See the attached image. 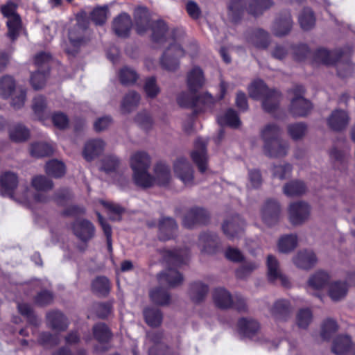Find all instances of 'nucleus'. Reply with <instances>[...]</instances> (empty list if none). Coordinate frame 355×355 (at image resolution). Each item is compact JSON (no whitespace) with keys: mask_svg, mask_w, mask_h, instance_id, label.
<instances>
[{"mask_svg":"<svg viewBox=\"0 0 355 355\" xmlns=\"http://www.w3.org/2000/svg\"><path fill=\"white\" fill-rule=\"evenodd\" d=\"M205 81L202 70L199 67H194L187 73L188 92H182L177 97V103L181 107L193 110V117L199 113L211 110L216 103L215 98L209 92L198 94Z\"/></svg>","mask_w":355,"mask_h":355,"instance_id":"nucleus-1","label":"nucleus"},{"mask_svg":"<svg viewBox=\"0 0 355 355\" xmlns=\"http://www.w3.org/2000/svg\"><path fill=\"white\" fill-rule=\"evenodd\" d=\"M150 163V157L146 152L138 151L131 156L130 167L133 171L132 178L137 186L147 189L154 185V176L148 173Z\"/></svg>","mask_w":355,"mask_h":355,"instance_id":"nucleus-2","label":"nucleus"},{"mask_svg":"<svg viewBox=\"0 0 355 355\" xmlns=\"http://www.w3.org/2000/svg\"><path fill=\"white\" fill-rule=\"evenodd\" d=\"M18 5L8 0L0 6V12L8 20L6 23L7 27L6 36L12 41L17 40L22 28L23 23L20 15L17 12Z\"/></svg>","mask_w":355,"mask_h":355,"instance_id":"nucleus-3","label":"nucleus"},{"mask_svg":"<svg viewBox=\"0 0 355 355\" xmlns=\"http://www.w3.org/2000/svg\"><path fill=\"white\" fill-rule=\"evenodd\" d=\"M178 29H173L171 37L173 42L171 43L160 58V65L162 69L168 71H175L180 67V59L185 55V51L178 42L177 34Z\"/></svg>","mask_w":355,"mask_h":355,"instance_id":"nucleus-4","label":"nucleus"},{"mask_svg":"<svg viewBox=\"0 0 355 355\" xmlns=\"http://www.w3.org/2000/svg\"><path fill=\"white\" fill-rule=\"evenodd\" d=\"M76 24L75 27L70 30L69 32V40L70 44L74 48L71 50L69 49H66V53L69 55L75 56L79 51V48L85 44L87 40V38L81 35H77L76 32L78 30L85 32L89 26L90 17L87 15V13L85 10H80L76 15Z\"/></svg>","mask_w":355,"mask_h":355,"instance_id":"nucleus-5","label":"nucleus"},{"mask_svg":"<svg viewBox=\"0 0 355 355\" xmlns=\"http://www.w3.org/2000/svg\"><path fill=\"white\" fill-rule=\"evenodd\" d=\"M73 235L83 245L78 246V249L83 252L87 247V243L96 236V227L92 222L87 218H77L70 224Z\"/></svg>","mask_w":355,"mask_h":355,"instance_id":"nucleus-6","label":"nucleus"},{"mask_svg":"<svg viewBox=\"0 0 355 355\" xmlns=\"http://www.w3.org/2000/svg\"><path fill=\"white\" fill-rule=\"evenodd\" d=\"M293 95L289 107L290 112L295 116H305L312 109L311 103L304 97V88L295 85L290 90Z\"/></svg>","mask_w":355,"mask_h":355,"instance_id":"nucleus-7","label":"nucleus"},{"mask_svg":"<svg viewBox=\"0 0 355 355\" xmlns=\"http://www.w3.org/2000/svg\"><path fill=\"white\" fill-rule=\"evenodd\" d=\"M207 139L198 137L194 141V150L190 153L193 162L196 165L200 173H204L207 168Z\"/></svg>","mask_w":355,"mask_h":355,"instance_id":"nucleus-8","label":"nucleus"},{"mask_svg":"<svg viewBox=\"0 0 355 355\" xmlns=\"http://www.w3.org/2000/svg\"><path fill=\"white\" fill-rule=\"evenodd\" d=\"M159 253L168 267L179 268L187 263L189 250L182 248L171 250L163 248L159 250Z\"/></svg>","mask_w":355,"mask_h":355,"instance_id":"nucleus-9","label":"nucleus"},{"mask_svg":"<svg viewBox=\"0 0 355 355\" xmlns=\"http://www.w3.org/2000/svg\"><path fill=\"white\" fill-rule=\"evenodd\" d=\"M147 337L153 343V346L148 349L149 355H176L173 349L164 343V332L163 331L148 332Z\"/></svg>","mask_w":355,"mask_h":355,"instance_id":"nucleus-10","label":"nucleus"},{"mask_svg":"<svg viewBox=\"0 0 355 355\" xmlns=\"http://www.w3.org/2000/svg\"><path fill=\"white\" fill-rule=\"evenodd\" d=\"M157 228V237L161 241L175 239L178 236V225L172 217L161 216L158 220Z\"/></svg>","mask_w":355,"mask_h":355,"instance_id":"nucleus-11","label":"nucleus"},{"mask_svg":"<svg viewBox=\"0 0 355 355\" xmlns=\"http://www.w3.org/2000/svg\"><path fill=\"white\" fill-rule=\"evenodd\" d=\"M209 214L203 208L194 207L189 209L185 214L182 225L184 227L192 229L196 225H205L209 223Z\"/></svg>","mask_w":355,"mask_h":355,"instance_id":"nucleus-12","label":"nucleus"},{"mask_svg":"<svg viewBox=\"0 0 355 355\" xmlns=\"http://www.w3.org/2000/svg\"><path fill=\"white\" fill-rule=\"evenodd\" d=\"M310 205L304 201H297L290 205L288 214L290 222L294 225H302L309 218Z\"/></svg>","mask_w":355,"mask_h":355,"instance_id":"nucleus-13","label":"nucleus"},{"mask_svg":"<svg viewBox=\"0 0 355 355\" xmlns=\"http://www.w3.org/2000/svg\"><path fill=\"white\" fill-rule=\"evenodd\" d=\"M245 225V220L234 214L223 223V234L230 240L239 239L243 234Z\"/></svg>","mask_w":355,"mask_h":355,"instance_id":"nucleus-14","label":"nucleus"},{"mask_svg":"<svg viewBox=\"0 0 355 355\" xmlns=\"http://www.w3.org/2000/svg\"><path fill=\"white\" fill-rule=\"evenodd\" d=\"M293 311L291 302L284 299L276 300L269 309L271 316L277 322L288 321L293 314Z\"/></svg>","mask_w":355,"mask_h":355,"instance_id":"nucleus-15","label":"nucleus"},{"mask_svg":"<svg viewBox=\"0 0 355 355\" xmlns=\"http://www.w3.org/2000/svg\"><path fill=\"white\" fill-rule=\"evenodd\" d=\"M173 170L178 178L185 185L193 184L194 171L187 159L183 157L178 158L174 162Z\"/></svg>","mask_w":355,"mask_h":355,"instance_id":"nucleus-16","label":"nucleus"},{"mask_svg":"<svg viewBox=\"0 0 355 355\" xmlns=\"http://www.w3.org/2000/svg\"><path fill=\"white\" fill-rule=\"evenodd\" d=\"M281 208L279 202L273 199H268L264 203L261 209V218L263 223L272 227L279 220Z\"/></svg>","mask_w":355,"mask_h":355,"instance_id":"nucleus-17","label":"nucleus"},{"mask_svg":"<svg viewBox=\"0 0 355 355\" xmlns=\"http://www.w3.org/2000/svg\"><path fill=\"white\" fill-rule=\"evenodd\" d=\"M132 21L127 12H121L112 21V28L114 34L120 38H128L130 35Z\"/></svg>","mask_w":355,"mask_h":355,"instance_id":"nucleus-18","label":"nucleus"},{"mask_svg":"<svg viewBox=\"0 0 355 355\" xmlns=\"http://www.w3.org/2000/svg\"><path fill=\"white\" fill-rule=\"evenodd\" d=\"M239 334L243 338H253L261 330L259 322L250 317L241 318L237 322Z\"/></svg>","mask_w":355,"mask_h":355,"instance_id":"nucleus-19","label":"nucleus"},{"mask_svg":"<svg viewBox=\"0 0 355 355\" xmlns=\"http://www.w3.org/2000/svg\"><path fill=\"white\" fill-rule=\"evenodd\" d=\"M46 320L48 327L58 332L65 331L69 325L67 316L59 310L48 311L46 314Z\"/></svg>","mask_w":355,"mask_h":355,"instance_id":"nucleus-20","label":"nucleus"},{"mask_svg":"<svg viewBox=\"0 0 355 355\" xmlns=\"http://www.w3.org/2000/svg\"><path fill=\"white\" fill-rule=\"evenodd\" d=\"M134 20L136 33L139 35H144L149 30L152 23L148 10L144 6L135 9Z\"/></svg>","mask_w":355,"mask_h":355,"instance_id":"nucleus-21","label":"nucleus"},{"mask_svg":"<svg viewBox=\"0 0 355 355\" xmlns=\"http://www.w3.org/2000/svg\"><path fill=\"white\" fill-rule=\"evenodd\" d=\"M18 184L19 178L17 173L9 171H5L0 176V192L3 196L12 198Z\"/></svg>","mask_w":355,"mask_h":355,"instance_id":"nucleus-22","label":"nucleus"},{"mask_svg":"<svg viewBox=\"0 0 355 355\" xmlns=\"http://www.w3.org/2000/svg\"><path fill=\"white\" fill-rule=\"evenodd\" d=\"M293 261L295 266L298 268L309 270L315 266L318 258L313 251L311 250H302L299 251L293 257Z\"/></svg>","mask_w":355,"mask_h":355,"instance_id":"nucleus-23","label":"nucleus"},{"mask_svg":"<svg viewBox=\"0 0 355 355\" xmlns=\"http://www.w3.org/2000/svg\"><path fill=\"white\" fill-rule=\"evenodd\" d=\"M350 118L348 113L343 110H334L327 118V125L334 131H341L347 128Z\"/></svg>","mask_w":355,"mask_h":355,"instance_id":"nucleus-24","label":"nucleus"},{"mask_svg":"<svg viewBox=\"0 0 355 355\" xmlns=\"http://www.w3.org/2000/svg\"><path fill=\"white\" fill-rule=\"evenodd\" d=\"M268 277L270 282L279 280L284 286H288L289 282L282 273L277 259L273 255L267 257Z\"/></svg>","mask_w":355,"mask_h":355,"instance_id":"nucleus-25","label":"nucleus"},{"mask_svg":"<svg viewBox=\"0 0 355 355\" xmlns=\"http://www.w3.org/2000/svg\"><path fill=\"white\" fill-rule=\"evenodd\" d=\"M292 26L291 15L286 12L276 19L272 25V31L275 35L282 37L290 33Z\"/></svg>","mask_w":355,"mask_h":355,"instance_id":"nucleus-26","label":"nucleus"},{"mask_svg":"<svg viewBox=\"0 0 355 355\" xmlns=\"http://www.w3.org/2000/svg\"><path fill=\"white\" fill-rule=\"evenodd\" d=\"M105 142L100 139H91L86 142L83 155L87 161H92L98 157L104 150Z\"/></svg>","mask_w":355,"mask_h":355,"instance_id":"nucleus-27","label":"nucleus"},{"mask_svg":"<svg viewBox=\"0 0 355 355\" xmlns=\"http://www.w3.org/2000/svg\"><path fill=\"white\" fill-rule=\"evenodd\" d=\"M270 147L267 145L263 146L264 153L269 157L279 158L284 157L287 155L289 149L288 141L282 139L270 143Z\"/></svg>","mask_w":355,"mask_h":355,"instance_id":"nucleus-28","label":"nucleus"},{"mask_svg":"<svg viewBox=\"0 0 355 355\" xmlns=\"http://www.w3.org/2000/svg\"><path fill=\"white\" fill-rule=\"evenodd\" d=\"M111 284L105 276H97L91 282L92 293L99 297H107L110 292Z\"/></svg>","mask_w":355,"mask_h":355,"instance_id":"nucleus-29","label":"nucleus"},{"mask_svg":"<svg viewBox=\"0 0 355 355\" xmlns=\"http://www.w3.org/2000/svg\"><path fill=\"white\" fill-rule=\"evenodd\" d=\"M157 279L160 283H166L170 287H175L183 282V276L178 268L170 267L166 271L160 272Z\"/></svg>","mask_w":355,"mask_h":355,"instance_id":"nucleus-30","label":"nucleus"},{"mask_svg":"<svg viewBox=\"0 0 355 355\" xmlns=\"http://www.w3.org/2000/svg\"><path fill=\"white\" fill-rule=\"evenodd\" d=\"M349 285L345 281H335L329 284L328 295L334 302L343 300L348 293Z\"/></svg>","mask_w":355,"mask_h":355,"instance_id":"nucleus-31","label":"nucleus"},{"mask_svg":"<svg viewBox=\"0 0 355 355\" xmlns=\"http://www.w3.org/2000/svg\"><path fill=\"white\" fill-rule=\"evenodd\" d=\"M149 29L152 31L151 40L154 43L159 44L166 42L168 26L165 21L163 19L153 21Z\"/></svg>","mask_w":355,"mask_h":355,"instance_id":"nucleus-32","label":"nucleus"},{"mask_svg":"<svg viewBox=\"0 0 355 355\" xmlns=\"http://www.w3.org/2000/svg\"><path fill=\"white\" fill-rule=\"evenodd\" d=\"M209 292L208 285L200 281L193 282L189 285V296L191 300L195 304L203 302Z\"/></svg>","mask_w":355,"mask_h":355,"instance_id":"nucleus-33","label":"nucleus"},{"mask_svg":"<svg viewBox=\"0 0 355 355\" xmlns=\"http://www.w3.org/2000/svg\"><path fill=\"white\" fill-rule=\"evenodd\" d=\"M199 241L202 245V251L207 254H214L217 251L218 237L213 232H202L199 236Z\"/></svg>","mask_w":355,"mask_h":355,"instance_id":"nucleus-34","label":"nucleus"},{"mask_svg":"<svg viewBox=\"0 0 355 355\" xmlns=\"http://www.w3.org/2000/svg\"><path fill=\"white\" fill-rule=\"evenodd\" d=\"M155 182L159 186L166 187L171 180L170 167L162 162H157L154 167Z\"/></svg>","mask_w":355,"mask_h":355,"instance_id":"nucleus-35","label":"nucleus"},{"mask_svg":"<svg viewBox=\"0 0 355 355\" xmlns=\"http://www.w3.org/2000/svg\"><path fill=\"white\" fill-rule=\"evenodd\" d=\"M93 336L101 344L108 343L113 334L109 327L103 322L95 324L92 327Z\"/></svg>","mask_w":355,"mask_h":355,"instance_id":"nucleus-36","label":"nucleus"},{"mask_svg":"<svg viewBox=\"0 0 355 355\" xmlns=\"http://www.w3.org/2000/svg\"><path fill=\"white\" fill-rule=\"evenodd\" d=\"M281 130L276 123H268L261 130V136L264 141V145L270 147V143L282 139L280 137Z\"/></svg>","mask_w":355,"mask_h":355,"instance_id":"nucleus-37","label":"nucleus"},{"mask_svg":"<svg viewBox=\"0 0 355 355\" xmlns=\"http://www.w3.org/2000/svg\"><path fill=\"white\" fill-rule=\"evenodd\" d=\"M341 56V50L329 51L324 49H318L314 54L315 60L317 62H322L326 65L334 64L336 60Z\"/></svg>","mask_w":355,"mask_h":355,"instance_id":"nucleus-38","label":"nucleus"},{"mask_svg":"<svg viewBox=\"0 0 355 355\" xmlns=\"http://www.w3.org/2000/svg\"><path fill=\"white\" fill-rule=\"evenodd\" d=\"M281 94L275 89H270L261 100L263 109L269 113L275 111L279 104Z\"/></svg>","mask_w":355,"mask_h":355,"instance_id":"nucleus-39","label":"nucleus"},{"mask_svg":"<svg viewBox=\"0 0 355 355\" xmlns=\"http://www.w3.org/2000/svg\"><path fill=\"white\" fill-rule=\"evenodd\" d=\"M248 2L245 0H230L228 6V15L234 22H237L247 10Z\"/></svg>","mask_w":355,"mask_h":355,"instance_id":"nucleus-40","label":"nucleus"},{"mask_svg":"<svg viewBox=\"0 0 355 355\" xmlns=\"http://www.w3.org/2000/svg\"><path fill=\"white\" fill-rule=\"evenodd\" d=\"M143 314L144 320L149 327H158L162 324L163 313L160 309L146 307L144 309Z\"/></svg>","mask_w":355,"mask_h":355,"instance_id":"nucleus-41","label":"nucleus"},{"mask_svg":"<svg viewBox=\"0 0 355 355\" xmlns=\"http://www.w3.org/2000/svg\"><path fill=\"white\" fill-rule=\"evenodd\" d=\"M150 301L159 306H166L170 304L171 295L169 293L161 286L152 288L149 292Z\"/></svg>","mask_w":355,"mask_h":355,"instance_id":"nucleus-42","label":"nucleus"},{"mask_svg":"<svg viewBox=\"0 0 355 355\" xmlns=\"http://www.w3.org/2000/svg\"><path fill=\"white\" fill-rule=\"evenodd\" d=\"M29 129L22 123H17L9 130V137L16 143L26 141L30 137Z\"/></svg>","mask_w":355,"mask_h":355,"instance_id":"nucleus-43","label":"nucleus"},{"mask_svg":"<svg viewBox=\"0 0 355 355\" xmlns=\"http://www.w3.org/2000/svg\"><path fill=\"white\" fill-rule=\"evenodd\" d=\"M306 189V186L304 182L294 180L284 184L283 193L288 197L300 196L304 194Z\"/></svg>","mask_w":355,"mask_h":355,"instance_id":"nucleus-44","label":"nucleus"},{"mask_svg":"<svg viewBox=\"0 0 355 355\" xmlns=\"http://www.w3.org/2000/svg\"><path fill=\"white\" fill-rule=\"evenodd\" d=\"M225 308H234L239 311H245L246 304L241 297H233L227 291L223 289V309Z\"/></svg>","mask_w":355,"mask_h":355,"instance_id":"nucleus-45","label":"nucleus"},{"mask_svg":"<svg viewBox=\"0 0 355 355\" xmlns=\"http://www.w3.org/2000/svg\"><path fill=\"white\" fill-rule=\"evenodd\" d=\"M272 5V0H248L247 11L253 16H259Z\"/></svg>","mask_w":355,"mask_h":355,"instance_id":"nucleus-46","label":"nucleus"},{"mask_svg":"<svg viewBox=\"0 0 355 355\" xmlns=\"http://www.w3.org/2000/svg\"><path fill=\"white\" fill-rule=\"evenodd\" d=\"M351 347V338L347 335H339L333 342L331 351L336 355H343Z\"/></svg>","mask_w":355,"mask_h":355,"instance_id":"nucleus-47","label":"nucleus"},{"mask_svg":"<svg viewBox=\"0 0 355 355\" xmlns=\"http://www.w3.org/2000/svg\"><path fill=\"white\" fill-rule=\"evenodd\" d=\"M329 281V275L324 271L319 270L309 277L308 285L309 287L313 289L319 290L324 288L327 285L329 286L330 284Z\"/></svg>","mask_w":355,"mask_h":355,"instance_id":"nucleus-48","label":"nucleus"},{"mask_svg":"<svg viewBox=\"0 0 355 355\" xmlns=\"http://www.w3.org/2000/svg\"><path fill=\"white\" fill-rule=\"evenodd\" d=\"M140 95L135 91H131L123 97L121 110L123 114L132 112L139 104Z\"/></svg>","mask_w":355,"mask_h":355,"instance_id":"nucleus-49","label":"nucleus"},{"mask_svg":"<svg viewBox=\"0 0 355 355\" xmlns=\"http://www.w3.org/2000/svg\"><path fill=\"white\" fill-rule=\"evenodd\" d=\"M46 173L54 178H60L66 173V167L63 162L57 159L49 161L45 166Z\"/></svg>","mask_w":355,"mask_h":355,"instance_id":"nucleus-50","label":"nucleus"},{"mask_svg":"<svg viewBox=\"0 0 355 355\" xmlns=\"http://www.w3.org/2000/svg\"><path fill=\"white\" fill-rule=\"evenodd\" d=\"M270 89L261 80L253 81L248 87V94L250 98L255 100H262Z\"/></svg>","mask_w":355,"mask_h":355,"instance_id":"nucleus-51","label":"nucleus"},{"mask_svg":"<svg viewBox=\"0 0 355 355\" xmlns=\"http://www.w3.org/2000/svg\"><path fill=\"white\" fill-rule=\"evenodd\" d=\"M16 91V83L12 76L6 75L0 79V95L3 98H8Z\"/></svg>","mask_w":355,"mask_h":355,"instance_id":"nucleus-52","label":"nucleus"},{"mask_svg":"<svg viewBox=\"0 0 355 355\" xmlns=\"http://www.w3.org/2000/svg\"><path fill=\"white\" fill-rule=\"evenodd\" d=\"M109 13L108 6L105 5L103 6L95 7L92 12L89 13V17L91 21L96 26H103L107 19V15Z\"/></svg>","mask_w":355,"mask_h":355,"instance_id":"nucleus-53","label":"nucleus"},{"mask_svg":"<svg viewBox=\"0 0 355 355\" xmlns=\"http://www.w3.org/2000/svg\"><path fill=\"white\" fill-rule=\"evenodd\" d=\"M334 65L336 67L338 75L341 78H346L352 73L354 65L347 58H343V53L342 52V56L338 58Z\"/></svg>","mask_w":355,"mask_h":355,"instance_id":"nucleus-54","label":"nucleus"},{"mask_svg":"<svg viewBox=\"0 0 355 355\" xmlns=\"http://www.w3.org/2000/svg\"><path fill=\"white\" fill-rule=\"evenodd\" d=\"M301 28L304 31L313 28L315 24V17L313 10L309 8H305L300 12L298 17Z\"/></svg>","mask_w":355,"mask_h":355,"instance_id":"nucleus-55","label":"nucleus"},{"mask_svg":"<svg viewBox=\"0 0 355 355\" xmlns=\"http://www.w3.org/2000/svg\"><path fill=\"white\" fill-rule=\"evenodd\" d=\"M297 244V238L296 235H284L278 241V250L282 253H289L296 248Z\"/></svg>","mask_w":355,"mask_h":355,"instance_id":"nucleus-56","label":"nucleus"},{"mask_svg":"<svg viewBox=\"0 0 355 355\" xmlns=\"http://www.w3.org/2000/svg\"><path fill=\"white\" fill-rule=\"evenodd\" d=\"M49 69H37L31 75L30 83L35 90L43 88L46 84L47 77L49 74Z\"/></svg>","mask_w":355,"mask_h":355,"instance_id":"nucleus-57","label":"nucleus"},{"mask_svg":"<svg viewBox=\"0 0 355 355\" xmlns=\"http://www.w3.org/2000/svg\"><path fill=\"white\" fill-rule=\"evenodd\" d=\"M250 42L259 49H266L270 42L268 33L262 29H257L253 32Z\"/></svg>","mask_w":355,"mask_h":355,"instance_id":"nucleus-58","label":"nucleus"},{"mask_svg":"<svg viewBox=\"0 0 355 355\" xmlns=\"http://www.w3.org/2000/svg\"><path fill=\"white\" fill-rule=\"evenodd\" d=\"M119 78L121 85H132L137 82L139 75L135 70L128 67H123L119 71Z\"/></svg>","mask_w":355,"mask_h":355,"instance_id":"nucleus-59","label":"nucleus"},{"mask_svg":"<svg viewBox=\"0 0 355 355\" xmlns=\"http://www.w3.org/2000/svg\"><path fill=\"white\" fill-rule=\"evenodd\" d=\"M53 152L52 147L45 142H36L31 146V155L35 157H49Z\"/></svg>","mask_w":355,"mask_h":355,"instance_id":"nucleus-60","label":"nucleus"},{"mask_svg":"<svg viewBox=\"0 0 355 355\" xmlns=\"http://www.w3.org/2000/svg\"><path fill=\"white\" fill-rule=\"evenodd\" d=\"M53 185V181L43 175H35L31 180V186L37 191L51 190Z\"/></svg>","mask_w":355,"mask_h":355,"instance_id":"nucleus-61","label":"nucleus"},{"mask_svg":"<svg viewBox=\"0 0 355 355\" xmlns=\"http://www.w3.org/2000/svg\"><path fill=\"white\" fill-rule=\"evenodd\" d=\"M53 293L47 289H42L34 296V304L39 307H45L51 304L54 300Z\"/></svg>","mask_w":355,"mask_h":355,"instance_id":"nucleus-62","label":"nucleus"},{"mask_svg":"<svg viewBox=\"0 0 355 355\" xmlns=\"http://www.w3.org/2000/svg\"><path fill=\"white\" fill-rule=\"evenodd\" d=\"M338 329L337 322L331 318H327L322 324L320 336L323 340H328L337 331Z\"/></svg>","mask_w":355,"mask_h":355,"instance_id":"nucleus-63","label":"nucleus"},{"mask_svg":"<svg viewBox=\"0 0 355 355\" xmlns=\"http://www.w3.org/2000/svg\"><path fill=\"white\" fill-rule=\"evenodd\" d=\"M101 170L106 173L115 172L120 164L119 159L113 155L105 156L102 159Z\"/></svg>","mask_w":355,"mask_h":355,"instance_id":"nucleus-64","label":"nucleus"}]
</instances>
